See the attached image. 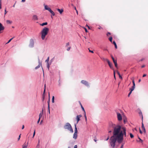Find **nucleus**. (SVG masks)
I'll return each instance as SVG.
<instances>
[{"label": "nucleus", "mask_w": 148, "mask_h": 148, "mask_svg": "<svg viewBox=\"0 0 148 148\" xmlns=\"http://www.w3.org/2000/svg\"><path fill=\"white\" fill-rule=\"evenodd\" d=\"M114 138L112 139L111 142H110V145L113 147L115 146L116 141L119 144L121 143L123 140V136H126V129L125 127H122L121 125L115 130Z\"/></svg>", "instance_id": "f257e3e1"}, {"label": "nucleus", "mask_w": 148, "mask_h": 148, "mask_svg": "<svg viewBox=\"0 0 148 148\" xmlns=\"http://www.w3.org/2000/svg\"><path fill=\"white\" fill-rule=\"evenodd\" d=\"M120 126V125H116L115 124H114L112 122H110L109 123L108 127V130H113V135L110 138V142H111L112 139L114 138L116 136V135H115V130Z\"/></svg>", "instance_id": "f03ea898"}, {"label": "nucleus", "mask_w": 148, "mask_h": 148, "mask_svg": "<svg viewBox=\"0 0 148 148\" xmlns=\"http://www.w3.org/2000/svg\"><path fill=\"white\" fill-rule=\"evenodd\" d=\"M49 31V28L46 27H45L42 30L40 34L41 35V38L42 40H43L45 39V38L48 34Z\"/></svg>", "instance_id": "7ed1b4c3"}, {"label": "nucleus", "mask_w": 148, "mask_h": 148, "mask_svg": "<svg viewBox=\"0 0 148 148\" xmlns=\"http://www.w3.org/2000/svg\"><path fill=\"white\" fill-rule=\"evenodd\" d=\"M64 129H67L70 131L72 133L73 131L71 125L69 123H66L64 127Z\"/></svg>", "instance_id": "20e7f679"}, {"label": "nucleus", "mask_w": 148, "mask_h": 148, "mask_svg": "<svg viewBox=\"0 0 148 148\" xmlns=\"http://www.w3.org/2000/svg\"><path fill=\"white\" fill-rule=\"evenodd\" d=\"M44 6L45 9L46 10H48L51 14V15L54 16L55 15V13L51 10V8L49 7L48 6L45 4V3L44 4Z\"/></svg>", "instance_id": "39448f33"}, {"label": "nucleus", "mask_w": 148, "mask_h": 148, "mask_svg": "<svg viewBox=\"0 0 148 148\" xmlns=\"http://www.w3.org/2000/svg\"><path fill=\"white\" fill-rule=\"evenodd\" d=\"M81 83L89 88L90 87L89 85L88 82L84 80H82L81 82Z\"/></svg>", "instance_id": "423d86ee"}, {"label": "nucleus", "mask_w": 148, "mask_h": 148, "mask_svg": "<svg viewBox=\"0 0 148 148\" xmlns=\"http://www.w3.org/2000/svg\"><path fill=\"white\" fill-rule=\"evenodd\" d=\"M34 40L32 39H31L30 40L29 44V47L30 48H32L34 47Z\"/></svg>", "instance_id": "0eeeda50"}, {"label": "nucleus", "mask_w": 148, "mask_h": 148, "mask_svg": "<svg viewBox=\"0 0 148 148\" xmlns=\"http://www.w3.org/2000/svg\"><path fill=\"white\" fill-rule=\"evenodd\" d=\"M40 65L41 66L42 69L43 70V74L44 75V72L43 69L42 67V63H41V62H40L39 59H38V65L37 66H36V67H35V69H37L39 68L40 67Z\"/></svg>", "instance_id": "6e6552de"}, {"label": "nucleus", "mask_w": 148, "mask_h": 148, "mask_svg": "<svg viewBox=\"0 0 148 148\" xmlns=\"http://www.w3.org/2000/svg\"><path fill=\"white\" fill-rule=\"evenodd\" d=\"M117 117L118 120L119 121H121L122 120V118L121 114L119 113H117Z\"/></svg>", "instance_id": "1a4fd4ad"}, {"label": "nucleus", "mask_w": 148, "mask_h": 148, "mask_svg": "<svg viewBox=\"0 0 148 148\" xmlns=\"http://www.w3.org/2000/svg\"><path fill=\"white\" fill-rule=\"evenodd\" d=\"M45 87H46V86H45V89L43 91V94L42 96V101H44V100L45 99V95H46Z\"/></svg>", "instance_id": "9d476101"}, {"label": "nucleus", "mask_w": 148, "mask_h": 148, "mask_svg": "<svg viewBox=\"0 0 148 148\" xmlns=\"http://www.w3.org/2000/svg\"><path fill=\"white\" fill-rule=\"evenodd\" d=\"M4 27L0 22V34L2 32V31L4 30Z\"/></svg>", "instance_id": "9b49d317"}, {"label": "nucleus", "mask_w": 148, "mask_h": 148, "mask_svg": "<svg viewBox=\"0 0 148 148\" xmlns=\"http://www.w3.org/2000/svg\"><path fill=\"white\" fill-rule=\"evenodd\" d=\"M111 58L113 60V62L115 66L116 67H117V61L116 60H115L114 58L113 57V56H111Z\"/></svg>", "instance_id": "f8f14e48"}, {"label": "nucleus", "mask_w": 148, "mask_h": 148, "mask_svg": "<svg viewBox=\"0 0 148 148\" xmlns=\"http://www.w3.org/2000/svg\"><path fill=\"white\" fill-rule=\"evenodd\" d=\"M82 116L80 114L79 115H77L76 116V120H77V122L76 124H77L79 122V121L80 120V117H81Z\"/></svg>", "instance_id": "ddd939ff"}, {"label": "nucleus", "mask_w": 148, "mask_h": 148, "mask_svg": "<svg viewBox=\"0 0 148 148\" xmlns=\"http://www.w3.org/2000/svg\"><path fill=\"white\" fill-rule=\"evenodd\" d=\"M107 62L108 63V65H109V67H110V68L111 69L114 70V69H113V66H112V63H111L109 60H107Z\"/></svg>", "instance_id": "4468645a"}, {"label": "nucleus", "mask_w": 148, "mask_h": 148, "mask_svg": "<svg viewBox=\"0 0 148 148\" xmlns=\"http://www.w3.org/2000/svg\"><path fill=\"white\" fill-rule=\"evenodd\" d=\"M82 109V110L83 111H84V117L85 118V119H86V121L87 120V117H86V112L85 110H84V107L83 106V107H81Z\"/></svg>", "instance_id": "2eb2a0df"}, {"label": "nucleus", "mask_w": 148, "mask_h": 148, "mask_svg": "<svg viewBox=\"0 0 148 148\" xmlns=\"http://www.w3.org/2000/svg\"><path fill=\"white\" fill-rule=\"evenodd\" d=\"M32 19L34 21H37L38 20V18L37 15H34L32 17Z\"/></svg>", "instance_id": "dca6fc26"}, {"label": "nucleus", "mask_w": 148, "mask_h": 148, "mask_svg": "<svg viewBox=\"0 0 148 148\" xmlns=\"http://www.w3.org/2000/svg\"><path fill=\"white\" fill-rule=\"evenodd\" d=\"M77 132H74V134H73V138L74 139H77Z\"/></svg>", "instance_id": "f3484780"}, {"label": "nucleus", "mask_w": 148, "mask_h": 148, "mask_svg": "<svg viewBox=\"0 0 148 148\" xmlns=\"http://www.w3.org/2000/svg\"><path fill=\"white\" fill-rule=\"evenodd\" d=\"M142 130H143V132H146V130L145 128V127L144 126V125L143 123V121H142Z\"/></svg>", "instance_id": "a211bd4d"}, {"label": "nucleus", "mask_w": 148, "mask_h": 148, "mask_svg": "<svg viewBox=\"0 0 148 148\" xmlns=\"http://www.w3.org/2000/svg\"><path fill=\"white\" fill-rule=\"evenodd\" d=\"M57 10L61 14L64 11V10L62 9H60L59 8H58L57 9Z\"/></svg>", "instance_id": "6ab92c4d"}, {"label": "nucleus", "mask_w": 148, "mask_h": 148, "mask_svg": "<svg viewBox=\"0 0 148 148\" xmlns=\"http://www.w3.org/2000/svg\"><path fill=\"white\" fill-rule=\"evenodd\" d=\"M76 124L75 123L74 124V126H75V130H74V132H77L78 133V131L77 128V127L76 124Z\"/></svg>", "instance_id": "aec40b11"}, {"label": "nucleus", "mask_w": 148, "mask_h": 148, "mask_svg": "<svg viewBox=\"0 0 148 148\" xmlns=\"http://www.w3.org/2000/svg\"><path fill=\"white\" fill-rule=\"evenodd\" d=\"M51 63L48 62L47 63V68L48 70L49 69L50 65H51Z\"/></svg>", "instance_id": "412c9836"}, {"label": "nucleus", "mask_w": 148, "mask_h": 148, "mask_svg": "<svg viewBox=\"0 0 148 148\" xmlns=\"http://www.w3.org/2000/svg\"><path fill=\"white\" fill-rule=\"evenodd\" d=\"M123 122L124 124H125L127 122V118L125 116L123 117Z\"/></svg>", "instance_id": "4be33fe9"}, {"label": "nucleus", "mask_w": 148, "mask_h": 148, "mask_svg": "<svg viewBox=\"0 0 148 148\" xmlns=\"http://www.w3.org/2000/svg\"><path fill=\"white\" fill-rule=\"evenodd\" d=\"M135 86H133L130 89V90L132 92V91L134 90L135 88Z\"/></svg>", "instance_id": "5701e85b"}, {"label": "nucleus", "mask_w": 148, "mask_h": 148, "mask_svg": "<svg viewBox=\"0 0 148 148\" xmlns=\"http://www.w3.org/2000/svg\"><path fill=\"white\" fill-rule=\"evenodd\" d=\"M47 22L43 23H42L40 24V25L41 26H43L44 25H47Z\"/></svg>", "instance_id": "b1692460"}, {"label": "nucleus", "mask_w": 148, "mask_h": 148, "mask_svg": "<svg viewBox=\"0 0 148 148\" xmlns=\"http://www.w3.org/2000/svg\"><path fill=\"white\" fill-rule=\"evenodd\" d=\"M60 78L58 81V85L59 86H60L61 85V81L60 80Z\"/></svg>", "instance_id": "393cba45"}, {"label": "nucleus", "mask_w": 148, "mask_h": 148, "mask_svg": "<svg viewBox=\"0 0 148 148\" xmlns=\"http://www.w3.org/2000/svg\"><path fill=\"white\" fill-rule=\"evenodd\" d=\"M42 114H43V109H42V111L40 112V114H39V118H41V116H42Z\"/></svg>", "instance_id": "a878e982"}, {"label": "nucleus", "mask_w": 148, "mask_h": 148, "mask_svg": "<svg viewBox=\"0 0 148 148\" xmlns=\"http://www.w3.org/2000/svg\"><path fill=\"white\" fill-rule=\"evenodd\" d=\"M54 99H55V97L54 96H53L52 97V103H54V102H55Z\"/></svg>", "instance_id": "bb28decb"}, {"label": "nucleus", "mask_w": 148, "mask_h": 148, "mask_svg": "<svg viewBox=\"0 0 148 148\" xmlns=\"http://www.w3.org/2000/svg\"><path fill=\"white\" fill-rule=\"evenodd\" d=\"M50 99L49 98L48 99V100L47 101V103H48V108H49V107H50Z\"/></svg>", "instance_id": "cd10ccee"}, {"label": "nucleus", "mask_w": 148, "mask_h": 148, "mask_svg": "<svg viewBox=\"0 0 148 148\" xmlns=\"http://www.w3.org/2000/svg\"><path fill=\"white\" fill-rule=\"evenodd\" d=\"M139 114L140 115H141V116H142V121H143V116L142 112H141V111H140V112H139Z\"/></svg>", "instance_id": "c85d7f7f"}, {"label": "nucleus", "mask_w": 148, "mask_h": 148, "mask_svg": "<svg viewBox=\"0 0 148 148\" xmlns=\"http://www.w3.org/2000/svg\"><path fill=\"white\" fill-rule=\"evenodd\" d=\"M6 22L7 23L9 24H10L12 23V21L9 20H7L6 21Z\"/></svg>", "instance_id": "c756f323"}, {"label": "nucleus", "mask_w": 148, "mask_h": 148, "mask_svg": "<svg viewBox=\"0 0 148 148\" xmlns=\"http://www.w3.org/2000/svg\"><path fill=\"white\" fill-rule=\"evenodd\" d=\"M138 138L139 140L138 141L139 142H140L141 143H142L143 142V140H142L138 136Z\"/></svg>", "instance_id": "7c9ffc66"}, {"label": "nucleus", "mask_w": 148, "mask_h": 148, "mask_svg": "<svg viewBox=\"0 0 148 148\" xmlns=\"http://www.w3.org/2000/svg\"><path fill=\"white\" fill-rule=\"evenodd\" d=\"M130 135L131 138H133L134 137V135L131 133H130Z\"/></svg>", "instance_id": "2f4dec72"}, {"label": "nucleus", "mask_w": 148, "mask_h": 148, "mask_svg": "<svg viewBox=\"0 0 148 148\" xmlns=\"http://www.w3.org/2000/svg\"><path fill=\"white\" fill-rule=\"evenodd\" d=\"M101 59L103 60L104 61H107V60H108V59L106 58H101Z\"/></svg>", "instance_id": "473e14b6"}, {"label": "nucleus", "mask_w": 148, "mask_h": 148, "mask_svg": "<svg viewBox=\"0 0 148 148\" xmlns=\"http://www.w3.org/2000/svg\"><path fill=\"white\" fill-rule=\"evenodd\" d=\"M40 140H38V144L36 145V147H39V145H40Z\"/></svg>", "instance_id": "72a5a7b5"}, {"label": "nucleus", "mask_w": 148, "mask_h": 148, "mask_svg": "<svg viewBox=\"0 0 148 148\" xmlns=\"http://www.w3.org/2000/svg\"><path fill=\"white\" fill-rule=\"evenodd\" d=\"M27 145H26L25 144H24L23 145L22 148H26L27 147Z\"/></svg>", "instance_id": "f704fd0d"}, {"label": "nucleus", "mask_w": 148, "mask_h": 148, "mask_svg": "<svg viewBox=\"0 0 148 148\" xmlns=\"http://www.w3.org/2000/svg\"><path fill=\"white\" fill-rule=\"evenodd\" d=\"M109 39L110 42H112V37L111 36H110L109 37Z\"/></svg>", "instance_id": "c9c22d12"}, {"label": "nucleus", "mask_w": 148, "mask_h": 148, "mask_svg": "<svg viewBox=\"0 0 148 148\" xmlns=\"http://www.w3.org/2000/svg\"><path fill=\"white\" fill-rule=\"evenodd\" d=\"M14 37H13L12 38H11V39H10L9 40H8V42L6 43V44H8L12 40V39L14 38Z\"/></svg>", "instance_id": "e433bc0d"}, {"label": "nucleus", "mask_w": 148, "mask_h": 148, "mask_svg": "<svg viewBox=\"0 0 148 148\" xmlns=\"http://www.w3.org/2000/svg\"><path fill=\"white\" fill-rule=\"evenodd\" d=\"M49 57H48L47 59L46 60L45 62L47 63L49 62Z\"/></svg>", "instance_id": "4c0bfd02"}, {"label": "nucleus", "mask_w": 148, "mask_h": 148, "mask_svg": "<svg viewBox=\"0 0 148 148\" xmlns=\"http://www.w3.org/2000/svg\"><path fill=\"white\" fill-rule=\"evenodd\" d=\"M2 8L1 0H0V9Z\"/></svg>", "instance_id": "58836bf2"}, {"label": "nucleus", "mask_w": 148, "mask_h": 148, "mask_svg": "<svg viewBox=\"0 0 148 148\" xmlns=\"http://www.w3.org/2000/svg\"><path fill=\"white\" fill-rule=\"evenodd\" d=\"M35 134H36L35 130H34V132L33 133V137H32V138H33L34 137V136L35 135Z\"/></svg>", "instance_id": "ea45409f"}, {"label": "nucleus", "mask_w": 148, "mask_h": 148, "mask_svg": "<svg viewBox=\"0 0 148 148\" xmlns=\"http://www.w3.org/2000/svg\"><path fill=\"white\" fill-rule=\"evenodd\" d=\"M132 83H133V86H135V84L134 82V79L132 80Z\"/></svg>", "instance_id": "a19ab883"}, {"label": "nucleus", "mask_w": 148, "mask_h": 148, "mask_svg": "<svg viewBox=\"0 0 148 148\" xmlns=\"http://www.w3.org/2000/svg\"><path fill=\"white\" fill-rule=\"evenodd\" d=\"M88 49L89 50V51L90 52H91V53H92V50H91L90 49V48H89Z\"/></svg>", "instance_id": "79ce46f5"}, {"label": "nucleus", "mask_w": 148, "mask_h": 148, "mask_svg": "<svg viewBox=\"0 0 148 148\" xmlns=\"http://www.w3.org/2000/svg\"><path fill=\"white\" fill-rule=\"evenodd\" d=\"M108 133H111L112 132V130H108Z\"/></svg>", "instance_id": "37998d69"}, {"label": "nucleus", "mask_w": 148, "mask_h": 148, "mask_svg": "<svg viewBox=\"0 0 148 148\" xmlns=\"http://www.w3.org/2000/svg\"><path fill=\"white\" fill-rule=\"evenodd\" d=\"M132 92H131V91H130V92H129V93L128 94V97H129L130 94H131Z\"/></svg>", "instance_id": "c03bdc74"}, {"label": "nucleus", "mask_w": 148, "mask_h": 148, "mask_svg": "<svg viewBox=\"0 0 148 148\" xmlns=\"http://www.w3.org/2000/svg\"><path fill=\"white\" fill-rule=\"evenodd\" d=\"M114 77L115 79H116L115 73V71L114 70Z\"/></svg>", "instance_id": "a18cd8bd"}, {"label": "nucleus", "mask_w": 148, "mask_h": 148, "mask_svg": "<svg viewBox=\"0 0 148 148\" xmlns=\"http://www.w3.org/2000/svg\"><path fill=\"white\" fill-rule=\"evenodd\" d=\"M84 28L85 29V31L86 32H88V31L87 29L86 28L84 27Z\"/></svg>", "instance_id": "49530a36"}, {"label": "nucleus", "mask_w": 148, "mask_h": 148, "mask_svg": "<svg viewBox=\"0 0 148 148\" xmlns=\"http://www.w3.org/2000/svg\"><path fill=\"white\" fill-rule=\"evenodd\" d=\"M7 11H6V8H5V13H4V14L5 15L7 13Z\"/></svg>", "instance_id": "de8ad7c7"}, {"label": "nucleus", "mask_w": 148, "mask_h": 148, "mask_svg": "<svg viewBox=\"0 0 148 148\" xmlns=\"http://www.w3.org/2000/svg\"><path fill=\"white\" fill-rule=\"evenodd\" d=\"M21 134H20V135L19 136H18V140H20V138H21Z\"/></svg>", "instance_id": "09e8293b"}, {"label": "nucleus", "mask_w": 148, "mask_h": 148, "mask_svg": "<svg viewBox=\"0 0 148 148\" xmlns=\"http://www.w3.org/2000/svg\"><path fill=\"white\" fill-rule=\"evenodd\" d=\"M40 118H39V119L37 121V123L38 124L39 123V122H40Z\"/></svg>", "instance_id": "8fccbe9b"}, {"label": "nucleus", "mask_w": 148, "mask_h": 148, "mask_svg": "<svg viewBox=\"0 0 148 148\" xmlns=\"http://www.w3.org/2000/svg\"><path fill=\"white\" fill-rule=\"evenodd\" d=\"M119 78L120 79H122V77L121 76V75H119Z\"/></svg>", "instance_id": "3c124183"}, {"label": "nucleus", "mask_w": 148, "mask_h": 148, "mask_svg": "<svg viewBox=\"0 0 148 148\" xmlns=\"http://www.w3.org/2000/svg\"><path fill=\"white\" fill-rule=\"evenodd\" d=\"M124 143H123L122 145H121V147L120 148H123V145H124Z\"/></svg>", "instance_id": "603ef678"}, {"label": "nucleus", "mask_w": 148, "mask_h": 148, "mask_svg": "<svg viewBox=\"0 0 148 148\" xmlns=\"http://www.w3.org/2000/svg\"><path fill=\"white\" fill-rule=\"evenodd\" d=\"M110 34H110V32H108L107 33V36H108L109 35H110Z\"/></svg>", "instance_id": "864d4df0"}, {"label": "nucleus", "mask_w": 148, "mask_h": 148, "mask_svg": "<svg viewBox=\"0 0 148 148\" xmlns=\"http://www.w3.org/2000/svg\"><path fill=\"white\" fill-rule=\"evenodd\" d=\"M139 131H140V134H142L143 133V132H142V131L140 130V128H139Z\"/></svg>", "instance_id": "5fc2aeb1"}, {"label": "nucleus", "mask_w": 148, "mask_h": 148, "mask_svg": "<svg viewBox=\"0 0 148 148\" xmlns=\"http://www.w3.org/2000/svg\"><path fill=\"white\" fill-rule=\"evenodd\" d=\"M43 122V120H42L41 121H40V124H39V125H40L42 124V123Z\"/></svg>", "instance_id": "6e6d98bb"}, {"label": "nucleus", "mask_w": 148, "mask_h": 148, "mask_svg": "<svg viewBox=\"0 0 148 148\" xmlns=\"http://www.w3.org/2000/svg\"><path fill=\"white\" fill-rule=\"evenodd\" d=\"M48 110L49 113V114H50V107H49V108L48 107Z\"/></svg>", "instance_id": "4d7b16f0"}, {"label": "nucleus", "mask_w": 148, "mask_h": 148, "mask_svg": "<svg viewBox=\"0 0 148 148\" xmlns=\"http://www.w3.org/2000/svg\"><path fill=\"white\" fill-rule=\"evenodd\" d=\"M112 43L114 45H115L116 44V42H115V41H113V42H112Z\"/></svg>", "instance_id": "13d9d810"}, {"label": "nucleus", "mask_w": 148, "mask_h": 148, "mask_svg": "<svg viewBox=\"0 0 148 148\" xmlns=\"http://www.w3.org/2000/svg\"><path fill=\"white\" fill-rule=\"evenodd\" d=\"M109 138H110V136H108L107 138L106 139V141L108 140L109 139Z\"/></svg>", "instance_id": "bf43d9fd"}, {"label": "nucleus", "mask_w": 148, "mask_h": 148, "mask_svg": "<svg viewBox=\"0 0 148 148\" xmlns=\"http://www.w3.org/2000/svg\"><path fill=\"white\" fill-rule=\"evenodd\" d=\"M70 49H71V47H68L67 48V50L68 51H69L70 50Z\"/></svg>", "instance_id": "052dcab7"}, {"label": "nucleus", "mask_w": 148, "mask_h": 148, "mask_svg": "<svg viewBox=\"0 0 148 148\" xmlns=\"http://www.w3.org/2000/svg\"><path fill=\"white\" fill-rule=\"evenodd\" d=\"M146 75H147L146 74H144L143 75V77H145L146 76Z\"/></svg>", "instance_id": "680f3d73"}, {"label": "nucleus", "mask_w": 148, "mask_h": 148, "mask_svg": "<svg viewBox=\"0 0 148 148\" xmlns=\"http://www.w3.org/2000/svg\"><path fill=\"white\" fill-rule=\"evenodd\" d=\"M69 45V43L68 42L66 44V46H67Z\"/></svg>", "instance_id": "e2e57ef3"}, {"label": "nucleus", "mask_w": 148, "mask_h": 148, "mask_svg": "<svg viewBox=\"0 0 148 148\" xmlns=\"http://www.w3.org/2000/svg\"><path fill=\"white\" fill-rule=\"evenodd\" d=\"M145 59V58H143L140 60L139 61H142Z\"/></svg>", "instance_id": "0e129e2a"}, {"label": "nucleus", "mask_w": 148, "mask_h": 148, "mask_svg": "<svg viewBox=\"0 0 148 148\" xmlns=\"http://www.w3.org/2000/svg\"><path fill=\"white\" fill-rule=\"evenodd\" d=\"M77 145H75L74 146V148H77Z\"/></svg>", "instance_id": "69168bd1"}, {"label": "nucleus", "mask_w": 148, "mask_h": 148, "mask_svg": "<svg viewBox=\"0 0 148 148\" xmlns=\"http://www.w3.org/2000/svg\"><path fill=\"white\" fill-rule=\"evenodd\" d=\"M114 45V46H115V48L117 49V46L116 44V45Z\"/></svg>", "instance_id": "338daca9"}, {"label": "nucleus", "mask_w": 148, "mask_h": 148, "mask_svg": "<svg viewBox=\"0 0 148 148\" xmlns=\"http://www.w3.org/2000/svg\"><path fill=\"white\" fill-rule=\"evenodd\" d=\"M145 66V65H143L141 66V67H142V68H143Z\"/></svg>", "instance_id": "774afa93"}]
</instances>
